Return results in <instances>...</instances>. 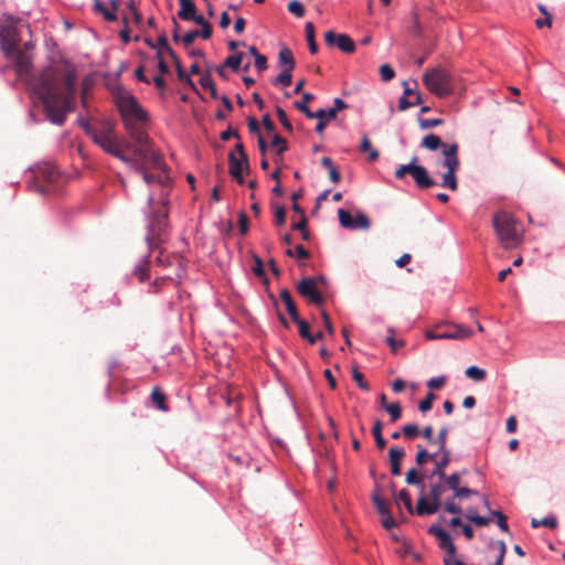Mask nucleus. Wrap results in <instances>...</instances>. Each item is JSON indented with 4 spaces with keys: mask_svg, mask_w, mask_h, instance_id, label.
<instances>
[{
    "mask_svg": "<svg viewBox=\"0 0 565 565\" xmlns=\"http://www.w3.org/2000/svg\"><path fill=\"white\" fill-rule=\"evenodd\" d=\"M141 138L130 136L134 143L124 141L126 149H131L134 157L131 161L125 162L142 174L145 182L150 186L148 196L150 218L146 241L150 249L159 247L163 242L168 226L169 195L172 188V180L166 173L167 166L162 154L154 150L147 132Z\"/></svg>",
    "mask_w": 565,
    "mask_h": 565,
    "instance_id": "f257e3e1",
    "label": "nucleus"
},
{
    "mask_svg": "<svg viewBox=\"0 0 565 565\" xmlns=\"http://www.w3.org/2000/svg\"><path fill=\"white\" fill-rule=\"evenodd\" d=\"M76 84V68L66 61L49 65L34 79L33 90L52 124L63 125L66 115L74 110Z\"/></svg>",
    "mask_w": 565,
    "mask_h": 565,
    "instance_id": "f03ea898",
    "label": "nucleus"
},
{
    "mask_svg": "<svg viewBox=\"0 0 565 565\" xmlns=\"http://www.w3.org/2000/svg\"><path fill=\"white\" fill-rule=\"evenodd\" d=\"M114 102L129 136H138L140 139L141 134L147 132L146 128L149 120L147 111L134 95L125 90L116 92Z\"/></svg>",
    "mask_w": 565,
    "mask_h": 565,
    "instance_id": "7ed1b4c3",
    "label": "nucleus"
},
{
    "mask_svg": "<svg viewBox=\"0 0 565 565\" xmlns=\"http://www.w3.org/2000/svg\"><path fill=\"white\" fill-rule=\"evenodd\" d=\"M420 147L431 151L439 148L443 149L444 159L439 161L438 164L446 168L447 171L443 174L441 186L456 191L458 189L456 172L460 167V160L458 157L459 145L457 142L450 145L445 143L441 141L439 136L429 134L422 139Z\"/></svg>",
    "mask_w": 565,
    "mask_h": 565,
    "instance_id": "20e7f679",
    "label": "nucleus"
},
{
    "mask_svg": "<svg viewBox=\"0 0 565 565\" xmlns=\"http://www.w3.org/2000/svg\"><path fill=\"white\" fill-rule=\"evenodd\" d=\"M492 225L505 249H513L522 243L521 226L512 214L504 211L495 213L492 217Z\"/></svg>",
    "mask_w": 565,
    "mask_h": 565,
    "instance_id": "39448f33",
    "label": "nucleus"
},
{
    "mask_svg": "<svg viewBox=\"0 0 565 565\" xmlns=\"http://www.w3.org/2000/svg\"><path fill=\"white\" fill-rule=\"evenodd\" d=\"M92 139L110 156L122 162L131 161V158L122 151L124 142L120 141L113 124L109 121L103 122L100 129L93 135Z\"/></svg>",
    "mask_w": 565,
    "mask_h": 565,
    "instance_id": "423d86ee",
    "label": "nucleus"
},
{
    "mask_svg": "<svg viewBox=\"0 0 565 565\" xmlns=\"http://www.w3.org/2000/svg\"><path fill=\"white\" fill-rule=\"evenodd\" d=\"M426 88L437 97H446L454 93V77L444 67L427 70L423 75Z\"/></svg>",
    "mask_w": 565,
    "mask_h": 565,
    "instance_id": "0eeeda50",
    "label": "nucleus"
},
{
    "mask_svg": "<svg viewBox=\"0 0 565 565\" xmlns=\"http://www.w3.org/2000/svg\"><path fill=\"white\" fill-rule=\"evenodd\" d=\"M448 490V486L445 481L438 479L437 482L430 486L427 495L422 494L417 500L416 514L417 515H430L436 513L441 507L443 497Z\"/></svg>",
    "mask_w": 565,
    "mask_h": 565,
    "instance_id": "6e6552de",
    "label": "nucleus"
},
{
    "mask_svg": "<svg viewBox=\"0 0 565 565\" xmlns=\"http://www.w3.org/2000/svg\"><path fill=\"white\" fill-rule=\"evenodd\" d=\"M417 157H413L408 164H402L395 170V178L403 179L405 174H411L416 185L424 190L436 185V181L429 175L427 169L416 164Z\"/></svg>",
    "mask_w": 565,
    "mask_h": 565,
    "instance_id": "1a4fd4ad",
    "label": "nucleus"
},
{
    "mask_svg": "<svg viewBox=\"0 0 565 565\" xmlns=\"http://www.w3.org/2000/svg\"><path fill=\"white\" fill-rule=\"evenodd\" d=\"M323 281L324 278L322 276L305 277L297 284V291L310 303L321 307L323 303V296L319 289V284Z\"/></svg>",
    "mask_w": 565,
    "mask_h": 565,
    "instance_id": "9d476101",
    "label": "nucleus"
},
{
    "mask_svg": "<svg viewBox=\"0 0 565 565\" xmlns=\"http://www.w3.org/2000/svg\"><path fill=\"white\" fill-rule=\"evenodd\" d=\"M1 49L6 56H9L19 50L20 35L18 29L12 24L1 25L0 28Z\"/></svg>",
    "mask_w": 565,
    "mask_h": 565,
    "instance_id": "9b49d317",
    "label": "nucleus"
},
{
    "mask_svg": "<svg viewBox=\"0 0 565 565\" xmlns=\"http://www.w3.org/2000/svg\"><path fill=\"white\" fill-rule=\"evenodd\" d=\"M324 41L327 45L337 46L344 53H353L355 51V43L348 34L328 31L324 33Z\"/></svg>",
    "mask_w": 565,
    "mask_h": 565,
    "instance_id": "f8f14e48",
    "label": "nucleus"
},
{
    "mask_svg": "<svg viewBox=\"0 0 565 565\" xmlns=\"http://www.w3.org/2000/svg\"><path fill=\"white\" fill-rule=\"evenodd\" d=\"M479 492L477 490L470 489L468 487H459L452 494L451 498L447 499L444 502V510L446 512L452 513V514H460L462 512V509L459 504L455 502V499H466L470 495H478Z\"/></svg>",
    "mask_w": 565,
    "mask_h": 565,
    "instance_id": "ddd939ff",
    "label": "nucleus"
},
{
    "mask_svg": "<svg viewBox=\"0 0 565 565\" xmlns=\"http://www.w3.org/2000/svg\"><path fill=\"white\" fill-rule=\"evenodd\" d=\"M246 170L249 172V162L248 158L244 161L242 158L236 157L235 152L232 151L228 154V172L233 179L237 181L238 184L244 183L243 171Z\"/></svg>",
    "mask_w": 565,
    "mask_h": 565,
    "instance_id": "4468645a",
    "label": "nucleus"
},
{
    "mask_svg": "<svg viewBox=\"0 0 565 565\" xmlns=\"http://www.w3.org/2000/svg\"><path fill=\"white\" fill-rule=\"evenodd\" d=\"M428 533L439 540V547L446 551L450 556H456V546L450 535L439 525L433 524L428 529Z\"/></svg>",
    "mask_w": 565,
    "mask_h": 565,
    "instance_id": "2eb2a0df",
    "label": "nucleus"
},
{
    "mask_svg": "<svg viewBox=\"0 0 565 565\" xmlns=\"http://www.w3.org/2000/svg\"><path fill=\"white\" fill-rule=\"evenodd\" d=\"M7 57L14 62L15 71L19 76L22 77L29 74L32 66V58L26 52H23L19 49Z\"/></svg>",
    "mask_w": 565,
    "mask_h": 565,
    "instance_id": "dca6fc26",
    "label": "nucleus"
},
{
    "mask_svg": "<svg viewBox=\"0 0 565 565\" xmlns=\"http://www.w3.org/2000/svg\"><path fill=\"white\" fill-rule=\"evenodd\" d=\"M437 329H444L441 334H449L446 339L465 340L472 335V330L461 324H447L438 327Z\"/></svg>",
    "mask_w": 565,
    "mask_h": 565,
    "instance_id": "f3484780",
    "label": "nucleus"
},
{
    "mask_svg": "<svg viewBox=\"0 0 565 565\" xmlns=\"http://www.w3.org/2000/svg\"><path fill=\"white\" fill-rule=\"evenodd\" d=\"M438 456L435 459V468L431 472V477L440 478L445 477L446 468L451 462V451L449 449L438 450Z\"/></svg>",
    "mask_w": 565,
    "mask_h": 565,
    "instance_id": "a211bd4d",
    "label": "nucleus"
},
{
    "mask_svg": "<svg viewBox=\"0 0 565 565\" xmlns=\"http://www.w3.org/2000/svg\"><path fill=\"white\" fill-rule=\"evenodd\" d=\"M315 96L311 93H305L302 95V99L295 103V107L305 114L308 118H317V119H323L324 113L323 109H318L317 111H311L308 107V103H310Z\"/></svg>",
    "mask_w": 565,
    "mask_h": 565,
    "instance_id": "6ab92c4d",
    "label": "nucleus"
},
{
    "mask_svg": "<svg viewBox=\"0 0 565 565\" xmlns=\"http://www.w3.org/2000/svg\"><path fill=\"white\" fill-rule=\"evenodd\" d=\"M405 457V450L401 447H392L388 451L391 473L401 475L402 460Z\"/></svg>",
    "mask_w": 565,
    "mask_h": 565,
    "instance_id": "aec40b11",
    "label": "nucleus"
},
{
    "mask_svg": "<svg viewBox=\"0 0 565 565\" xmlns=\"http://www.w3.org/2000/svg\"><path fill=\"white\" fill-rule=\"evenodd\" d=\"M279 298L285 303L286 310L291 320H298V309L288 289L284 288L279 291Z\"/></svg>",
    "mask_w": 565,
    "mask_h": 565,
    "instance_id": "412c9836",
    "label": "nucleus"
},
{
    "mask_svg": "<svg viewBox=\"0 0 565 565\" xmlns=\"http://www.w3.org/2000/svg\"><path fill=\"white\" fill-rule=\"evenodd\" d=\"M180 4V10L178 12V17L181 20L190 21L191 18H194L196 13V7L192 0H178Z\"/></svg>",
    "mask_w": 565,
    "mask_h": 565,
    "instance_id": "4be33fe9",
    "label": "nucleus"
},
{
    "mask_svg": "<svg viewBox=\"0 0 565 565\" xmlns=\"http://www.w3.org/2000/svg\"><path fill=\"white\" fill-rule=\"evenodd\" d=\"M278 62L279 65L284 67V70L292 71L296 66V61L294 58L292 52L287 46L280 49L278 53Z\"/></svg>",
    "mask_w": 565,
    "mask_h": 565,
    "instance_id": "5701e85b",
    "label": "nucleus"
},
{
    "mask_svg": "<svg viewBox=\"0 0 565 565\" xmlns=\"http://www.w3.org/2000/svg\"><path fill=\"white\" fill-rule=\"evenodd\" d=\"M150 397H151L152 404L159 411H161V412L169 411V406L166 403L167 396H166V394L163 393V391L159 386H156V387L152 388Z\"/></svg>",
    "mask_w": 565,
    "mask_h": 565,
    "instance_id": "b1692460",
    "label": "nucleus"
},
{
    "mask_svg": "<svg viewBox=\"0 0 565 565\" xmlns=\"http://www.w3.org/2000/svg\"><path fill=\"white\" fill-rule=\"evenodd\" d=\"M360 151L369 154V161L374 162L379 159V151L372 147L367 134H363L361 138Z\"/></svg>",
    "mask_w": 565,
    "mask_h": 565,
    "instance_id": "393cba45",
    "label": "nucleus"
},
{
    "mask_svg": "<svg viewBox=\"0 0 565 565\" xmlns=\"http://www.w3.org/2000/svg\"><path fill=\"white\" fill-rule=\"evenodd\" d=\"M168 55L172 58L174 65H175V68H177V73H178V78L181 81V82H184V83H188L190 84L191 86H193V82L191 81V78L189 77V75H186L182 68V64H181V61L179 60L178 55L175 54V52L172 50V49H169L168 50Z\"/></svg>",
    "mask_w": 565,
    "mask_h": 565,
    "instance_id": "a878e982",
    "label": "nucleus"
},
{
    "mask_svg": "<svg viewBox=\"0 0 565 565\" xmlns=\"http://www.w3.org/2000/svg\"><path fill=\"white\" fill-rule=\"evenodd\" d=\"M416 448H417V452H416L415 461L418 466H424L429 460H435L438 456V452L430 454L422 445H417Z\"/></svg>",
    "mask_w": 565,
    "mask_h": 565,
    "instance_id": "bb28decb",
    "label": "nucleus"
},
{
    "mask_svg": "<svg viewBox=\"0 0 565 565\" xmlns=\"http://www.w3.org/2000/svg\"><path fill=\"white\" fill-rule=\"evenodd\" d=\"M305 33H306V39H307V42H308L309 52L311 54H316L318 52V45L316 43L315 25H313L312 22H307L306 23V25H305Z\"/></svg>",
    "mask_w": 565,
    "mask_h": 565,
    "instance_id": "cd10ccee",
    "label": "nucleus"
},
{
    "mask_svg": "<svg viewBox=\"0 0 565 565\" xmlns=\"http://www.w3.org/2000/svg\"><path fill=\"white\" fill-rule=\"evenodd\" d=\"M372 501L376 508V511L381 514V515H384V514H388L391 511H390V505L388 503L382 498L381 495V492L379 489H376L373 494H372Z\"/></svg>",
    "mask_w": 565,
    "mask_h": 565,
    "instance_id": "c85d7f7f",
    "label": "nucleus"
},
{
    "mask_svg": "<svg viewBox=\"0 0 565 565\" xmlns=\"http://www.w3.org/2000/svg\"><path fill=\"white\" fill-rule=\"evenodd\" d=\"M405 481L409 486H419L422 492L425 489L424 478L418 473V471L415 468H411L407 470L405 475Z\"/></svg>",
    "mask_w": 565,
    "mask_h": 565,
    "instance_id": "c756f323",
    "label": "nucleus"
},
{
    "mask_svg": "<svg viewBox=\"0 0 565 565\" xmlns=\"http://www.w3.org/2000/svg\"><path fill=\"white\" fill-rule=\"evenodd\" d=\"M395 500H396L397 505H399V502H403V504L405 505V508L409 514L416 513V509L414 510L411 493L408 490L402 489L398 492V494L395 495Z\"/></svg>",
    "mask_w": 565,
    "mask_h": 565,
    "instance_id": "7c9ffc66",
    "label": "nucleus"
},
{
    "mask_svg": "<svg viewBox=\"0 0 565 565\" xmlns=\"http://www.w3.org/2000/svg\"><path fill=\"white\" fill-rule=\"evenodd\" d=\"M271 146L277 148L278 158L275 160L276 163H279L282 160V153L288 150L287 141L285 138L280 137L277 134L273 135Z\"/></svg>",
    "mask_w": 565,
    "mask_h": 565,
    "instance_id": "2f4dec72",
    "label": "nucleus"
},
{
    "mask_svg": "<svg viewBox=\"0 0 565 565\" xmlns=\"http://www.w3.org/2000/svg\"><path fill=\"white\" fill-rule=\"evenodd\" d=\"M440 481H445L448 486V489L452 491V493L461 486V473L454 472L451 475L445 473V477L438 478Z\"/></svg>",
    "mask_w": 565,
    "mask_h": 565,
    "instance_id": "473e14b6",
    "label": "nucleus"
},
{
    "mask_svg": "<svg viewBox=\"0 0 565 565\" xmlns=\"http://www.w3.org/2000/svg\"><path fill=\"white\" fill-rule=\"evenodd\" d=\"M383 430V424L380 419H376L374 422L373 428H372V435L375 439L376 446L379 449H384L386 447V440L384 439L382 435Z\"/></svg>",
    "mask_w": 565,
    "mask_h": 565,
    "instance_id": "72a5a7b5",
    "label": "nucleus"
},
{
    "mask_svg": "<svg viewBox=\"0 0 565 565\" xmlns=\"http://www.w3.org/2000/svg\"><path fill=\"white\" fill-rule=\"evenodd\" d=\"M157 263H158V265L163 266V267L175 265L177 270L182 271L181 260L177 256L163 255V253L160 252V255L157 257Z\"/></svg>",
    "mask_w": 565,
    "mask_h": 565,
    "instance_id": "f704fd0d",
    "label": "nucleus"
},
{
    "mask_svg": "<svg viewBox=\"0 0 565 565\" xmlns=\"http://www.w3.org/2000/svg\"><path fill=\"white\" fill-rule=\"evenodd\" d=\"M347 108H348L347 103H344L341 98H335L333 100V107L329 108L328 110L323 109L324 118L327 117L328 119H334L337 117V114L340 110H343Z\"/></svg>",
    "mask_w": 565,
    "mask_h": 565,
    "instance_id": "c9c22d12",
    "label": "nucleus"
},
{
    "mask_svg": "<svg viewBox=\"0 0 565 565\" xmlns=\"http://www.w3.org/2000/svg\"><path fill=\"white\" fill-rule=\"evenodd\" d=\"M465 516L478 526H486L491 522V518L478 515L473 509H469Z\"/></svg>",
    "mask_w": 565,
    "mask_h": 565,
    "instance_id": "e433bc0d",
    "label": "nucleus"
},
{
    "mask_svg": "<svg viewBox=\"0 0 565 565\" xmlns=\"http://www.w3.org/2000/svg\"><path fill=\"white\" fill-rule=\"evenodd\" d=\"M244 53L238 52L227 56L223 63V66L228 67L233 71H237L242 64Z\"/></svg>",
    "mask_w": 565,
    "mask_h": 565,
    "instance_id": "4c0bfd02",
    "label": "nucleus"
},
{
    "mask_svg": "<svg viewBox=\"0 0 565 565\" xmlns=\"http://www.w3.org/2000/svg\"><path fill=\"white\" fill-rule=\"evenodd\" d=\"M94 9L103 14L104 19L108 22H115L117 20L116 13L108 10L100 0L94 3Z\"/></svg>",
    "mask_w": 565,
    "mask_h": 565,
    "instance_id": "58836bf2",
    "label": "nucleus"
},
{
    "mask_svg": "<svg viewBox=\"0 0 565 565\" xmlns=\"http://www.w3.org/2000/svg\"><path fill=\"white\" fill-rule=\"evenodd\" d=\"M465 374L467 377H469L473 381H477V382L483 381L487 375V373L483 369H480L475 365L467 367L465 371Z\"/></svg>",
    "mask_w": 565,
    "mask_h": 565,
    "instance_id": "ea45409f",
    "label": "nucleus"
},
{
    "mask_svg": "<svg viewBox=\"0 0 565 565\" xmlns=\"http://www.w3.org/2000/svg\"><path fill=\"white\" fill-rule=\"evenodd\" d=\"M200 85L205 88V89H209L210 90V94H211V97L212 98H217V90H216V87H215V84L211 77V75L209 73L204 74L201 78H200Z\"/></svg>",
    "mask_w": 565,
    "mask_h": 565,
    "instance_id": "a19ab883",
    "label": "nucleus"
},
{
    "mask_svg": "<svg viewBox=\"0 0 565 565\" xmlns=\"http://www.w3.org/2000/svg\"><path fill=\"white\" fill-rule=\"evenodd\" d=\"M447 436H448V427L444 426L439 429L437 437L434 439L433 444L438 445V450L448 449L447 445Z\"/></svg>",
    "mask_w": 565,
    "mask_h": 565,
    "instance_id": "79ce46f5",
    "label": "nucleus"
},
{
    "mask_svg": "<svg viewBox=\"0 0 565 565\" xmlns=\"http://www.w3.org/2000/svg\"><path fill=\"white\" fill-rule=\"evenodd\" d=\"M402 433L405 438L414 439L419 436L420 429L416 424H407L402 427Z\"/></svg>",
    "mask_w": 565,
    "mask_h": 565,
    "instance_id": "37998d69",
    "label": "nucleus"
},
{
    "mask_svg": "<svg viewBox=\"0 0 565 565\" xmlns=\"http://www.w3.org/2000/svg\"><path fill=\"white\" fill-rule=\"evenodd\" d=\"M371 226V222L366 215L363 213H358L353 218V227L352 228H362L367 230Z\"/></svg>",
    "mask_w": 565,
    "mask_h": 565,
    "instance_id": "c03bdc74",
    "label": "nucleus"
},
{
    "mask_svg": "<svg viewBox=\"0 0 565 565\" xmlns=\"http://www.w3.org/2000/svg\"><path fill=\"white\" fill-rule=\"evenodd\" d=\"M292 71H289V70H282V72L276 77L274 84H279V85H282L285 87H288L291 85V82H292V75H291Z\"/></svg>",
    "mask_w": 565,
    "mask_h": 565,
    "instance_id": "a18cd8bd",
    "label": "nucleus"
},
{
    "mask_svg": "<svg viewBox=\"0 0 565 565\" xmlns=\"http://www.w3.org/2000/svg\"><path fill=\"white\" fill-rule=\"evenodd\" d=\"M531 525H532V527L547 526V527L554 529L557 525V521L555 518H544L541 520L532 519Z\"/></svg>",
    "mask_w": 565,
    "mask_h": 565,
    "instance_id": "49530a36",
    "label": "nucleus"
},
{
    "mask_svg": "<svg viewBox=\"0 0 565 565\" xmlns=\"http://www.w3.org/2000/svg\"><path fill=\"white\" fill-rule=\"evenodd\" d=\"M435 398H436V395L434 393H431V392L427 393L426 397L419 402L418 409L422 413H426V412L430 411Z\"/></svg>",
    "mask_w": 565,
    "mask_h": 565,
    "instance_id": "de8ad7c7",
    "label": "nucleus"
},
{
    "mask_svg": "<svg viewBox=\"0 0 565 565\" xmlns=\"http://www.w3.org/2000/svg\"><path fill=\"white\" fill-rule=\"evenodd\" d=\"M288 11L297 18H302L305 15V8L298 0H292L288 3Z\"/></svg>",
    "mask_w": 565,
    "mask_h": 565,
    "instance_id": "09e8293b",
    "label": "nucleus"
},
{
    "mask_svg": "<svg viewBox=\"0 0 565 565\" xmlns=\"http://www.w3.org/2000/svg\"><path fill=\"white\" fill-rule=\"evenodd\" d=\"M338 216H339L340 224L343 227H348V228L353 227V217L351 216V214L349 212H347L342 209H339Z\"/></svg>",
    "mask_w": 565,
    "mask_h": 565,
    "instance_id": "8fccbe9b",
    "label": "nucleus"
},
{
    "mask_svg": "<svg viewBox=\"0 0 565 565\" xmlns=\"http://www.w3.org/2000/svg\"><path fill=\"white\" fill-rule=\"evenodd\" d=\"M418 124L422 129H430L437 126H440L444 124V120L441 118H418Z\"/></svg>",
    "mask_w": 565,
    "mask_h": 565,
    "instance_id": "3c124183",
    "label": "nucleus"
},
{
    "mask_svg": "<svg viewBox=\"0 0 565 565\" xmlns=\"http://www.w3.org/2000/svg\"><path fill=\"white\" fill-rule=\"evenodd\" d=\"M385 411L390 414L392 422L398 420L402 416V407L398 403H393L390 406H386Z\"/></svg>",
    "mask_w": 565,
    "mask_h": 565,
    "instance_id": "603ef678",
    "label": "nucleus"
},
{
    "mask_svg": "<svg viewBox=\"0 0 565 565\" xmlns=\"http://www.w3.org/2000/svg\"><path fill=\"white\" fill-rule=\"evenodd\" d=\"M490 514L497 518V524L503 532L509 531L507 516L502 512L490 510Z\"/></svg>",
    "mask_w": 565,
    "mask_h": 565,
    "instance_id": "864d4df0",
    "label": "nucleus"
},
{
    "mask_svg": "<svg viewBox=\"0 0 565 565\" xmlns=\"http://www.w3.org/2000/svg\"><path fill=\"white\" fill-rule=\"evenodd\" d=\"M380 75H381L382 81L388 82L394 78L395 71L393 70V67L390 64H383L380 67Z\"/></svg>",
    "mask_w": 565,
    "mask_h": 565,
    "instance_id": "5fc2aeb1",
    "label": "nucleus"
},
{
    "mask_svg": "<svg viewBox=\"0 0 565 565\" xmlns=\"http://www.w3.org/2000/svg\"><path fill=\"white\" fill-rule=\"evenodd\" d=\"M276 114H277V117H278L280 124L284 126V128L287 131L291 132L292 131V126H291L290 121L288 120L285 110L281 107L278 106L276 108Z\"/></svg>",
    "mask_w": 565,
    "mask_h": 565,
    "instance_id": "6e6d98bb",
    "label": "nucleus"
},
{
    "mask_svg": "<svg viewBox=\"0 0 565 565\" xmlns=\"http://www.w3.org/2000/svg\"><path fill=\"white\" fill-rule=\"evenodd\" d=\"M352 377L360 388H362L363 391H369L370 387L367 382L364 380L363 374L359 372V370L355 367L352 371Z\"/></svg>",
    "mask_w": 565,
    "mask_h": 565,
    "instance_id": "4d7b16f0",
    "label": "nucleus"
},
{
    "mask_svg": "<svg viewBox=\"0 0 565 565\" xmlns=\"http://www.w3.org/2000/svg\"><path fill=\"white\" fill-rule=\"evenodd\" d=\"M286 222V210L282 205L275 206V224L277 226L284 225Z\"/></svg>",
    "mask_w": 565,
    "mask_h": 565,
    "instance_id": "13d9d810",
    "label": "nucleus"
},
{
    "mask_svg": "<svg viewBox=\"0 0 565 565\" xmlns=\"http://www.w3.org/2000/svg\"><path fill=\"white\" fill-rule=\"evenodd\" d=\"M253 258H254V266H253L252 270H253L254 275L257 277H263L265 275L263 260L257 255H254Z\"/></svg>",
    "mask_w": 565,
    "mask_h": 565,
    "instance_id": "bf43d9fd",
    "label": "nucleus"
},
{
    "mask_svg": "<svg viewBox=\"0 0 565 565\" xmlns=\"http://www.w3.org/2000/svg\"><path fill=\"white\" fill-rule=\"evenodd\" d=\"M295 323L298 324V328H299V335L305 339V338H308L309 337V333H310V327H309V323L306 322L305 320H301L300 317H298V320H292Z\"/></svg>",
    "mask_w": 565,
    "mask_h": 565,
    "instance_id": "052dcab7",
    "label": "nucleus"
},
{
    "mask_svg": "<svg viewBox=\"0 0 565 565\" xmlns=\"http://www.w3.org/2000/svg\"><path fill=\"white\" fill-rule=\"evenodd\" d=\"M446 383V376L433 377L427 382L430 390H440Z\"/></svg>",
    "mask_w": 565,
    "mask_h": 565,
    "instance_id": "680f3d73",
    "label": "nucleus"
},
{
    "mask_svg": "<svg viewBox=\"0 0 565 565\" xmlns=\"http://www.w3.org/2000/svg\"><path fill=\"white\" fill-rule=\"evenodd\" d=\"M238 227L242 235L248 232V217L245 212H241L238 215Z\"/></svg>",
    "mask_w": 565,
    "mask_h": 565,
    "instance_id": "e2e57ef3",
    "label": "nucleus"
},
{
    "mask_svg": "<svg viewBox=\"0 0 565 565\" xmlns=\"http://www.w3.org/2000/svg\"><path fill=\"white\" fill-rule=\"evenodd\" d=\"M198 36H199V30H193V31L185 33L182 38V42H183L184 46L188 47L189 45H191Z\"/></svg>",
    "mask_w": 565,
    "mask_h": 565,
    "instance_id": "0e129e2a",
    "label": "nucleus"
},
{
    "mask_svg": "<svg viewBox=\"0 0 565 565\" xmlns=\"http://www.w3.org/2000/svg\"><path fill=\"white\" fill-rule=\"evenodd\" d=\"M78 124H79V126L83 128V130L86 132V135H87V136H89L90 138H92V137H93V135L97 131V130H96V129H94V128L89 125V122H88L85 118H83V117L78 118Z\"/></svg>",
    "mask_w": 565,
    "mask_h": 565,
    "instance_id": "69168bd1",
    "label": "nucleus"
},
{
    "mask_svg": "<svg viewBox=\"0 0 565 565\" xmlns=\"http://www.w3.org/2000/svg\"><path fill=\"white\" fill-rule=\"evenodd\" d=\"M255 66L259 72L267 70V57L263 54H257L255 57Z\"/></svg>",
    "mask_w": 565,
    "mask_h": 565,
    "instance_id": "338daca9",
    "label": "nucleus"
},
{
    "mask_svg": "<svg viewBox=\"0 0 565 565\" xmlns=\"http://www.w3.org/2000/svg\"><path fill=\"white\" fill-rule=\"evenodd\" d=\"M135 274L140 281H145L146 279H148L149 278V268H148L147 264L138 267L135 270Z\"/></svg>",
    "mask_w": 565,
    "mask_h": 565,
    "instance_id": "774afa93",
    "label": "nucleus"
}]
</instances>
